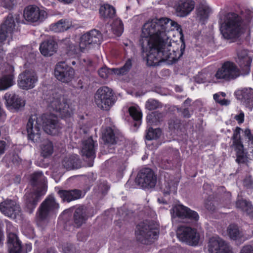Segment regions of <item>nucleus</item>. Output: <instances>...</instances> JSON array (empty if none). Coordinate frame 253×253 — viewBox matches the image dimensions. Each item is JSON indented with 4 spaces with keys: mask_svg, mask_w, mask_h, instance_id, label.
<instances>
[{
    "mask_svg": "<svg viewBox=\"0 0 253 253\" xmlns=\"http://www.w3.org/2000/svg\"><path fill=\"white\" fill-rule=\"evenodd\" d=\"M179 28L176 22L166 17L153 19L144 24L140 42L143 51L149 49L146 57L148 66H159L163 62L172 64L182 56L184 42L179 45L169 35L171 31Z\"/></svg>",
    "mask_w": 253,
    "mask_h": 253,
    "instance_id": "obj_1",
    "label": "nucleus"
},
{
    "mask_svg": "<svg viewBox=\"0 0 253 253\" xmlns=\"http://www.w3.org/2000/svg\"><path fill=\"white\" fill-rule=\"evenodd\" d=\"M247 15L245 21L235 13H229L226 15L220 27L221 33L224 39H236L241 36L243 30L251 20L252 13L249 11Z\"/></svg>",
    "mask_w": 253,
    "mask_h": 253,
    "instance_id": "obj_2",
    "label": "nucleus"
},
{
    "mask_svg": "<svg viewBox=\"0 0 253 253\" xmlns=\"http://www.w3.org/2000/svg\"><path fill=\"white\" fill-rule=\"evenodd\" d=\"M58 208L59 205L53 196L47 197L40 205L36 212L35 220L37 225L41 227L46 225Z\"/></svg>",
    "mask_w": 253,
    "mask_h": 253,
    "instance_id": "obj_3",
    "label": "nucleus"
},
{
    "mask_svg": "<svg viewBox=\"0 0 253 253\" xmlns=\"http://www.w3.org/2000/svg\"><path fill=\"white\" fill-rule=\"evenodd\" d=\"M240 76V71L237 66L230 61H226L211 77L210 82L214 83L233 80Z\"/></svg>",
    "mask_w": 253,
    "mask_h": 253,
    "instance_id": "obj_4",
    "label": "nucleus"
},
{
    "mask_svg": "<svg viewBox=\"0 0 253 253\" xmlns=\"http://www.w3.org/2000/svg\"><path fill=\"white\" fill-rule=\"evenodd\" d=\"M116 102L111 88L106 86L99 87L94 94V102L97 106L103 110H109Z\"/></svg>",
    "mask_w": 253,
    "mask_h": 253,
    "instance_id": "obj_5",
    "label": "nucleus"
},
{
    "mask_svg": "<svg viewBox=\"0 0 253 253\" xmlns=\"http://www.w3.org/2000/svg\"><path fill=\"white\" fill-rule=\"evenodd\" d=\"M48 108L59 113L61 117H68L71 116L72 111L67 103V100L60 94L56 93L47 101Z\"/></svg>",
    "mask_w": 253,
    "mask_h": 253,
    "instance_id": "obj_6",
    "label": "nucleus"
},
{
    "mask_svg": "<svg viewBox=\"0 0 253 253\" xmlns=\"http://www.w3.org/2000/svg\"><path fill=\"white\" fill-rule=\"evenodd\" d=\"M135 234L138 241L144 244H149L157 239L158 231L151 227L150 223L146 222L137 226Z\"/></svg>",
    "mask_w": 253,
    "mask_h": 253,
    "instance_id": "obj_7",
    "label": "nucleus"
},
{
    "mask_svg": "<svg viewBox=\"0 0 253 253\" xmlns=\"http://www.w3.org/2000/svg\"><path fill=\"white\" fill-rule=\"evenodd\" d=\"M102 39L101 33L96 29L86 32L80 37L79 45L80 50L82 52L88 50L95 45L100 44Z\"/></svg>",
    "mask_w": 253,
    "mask_h": 253,
    "instance_id": "obj_8",
    "label": "nucleus"
},
{
    "mask_svg": "<svg viewBox=\"0 0 253 253\" xmlns=\"http://www.w3.org/2000/svg\"><path fill=\"white\" fill-rule=\"evenodd\" d=\"M42 124V116L38 118L36 115H32L28 120L26 126L28 138L34 143L41 141Z\"/></svg>",
    "mask_w": 253,
    "mask_h": 253,
    "instance_id": "obj_9",
    "label": "nucleus"
},
{
    "mask_svg": "<svg viewBox=\"0 0 253 253\" xmlns=\"http://www.w3.org/2000/svg\"><path fill=\"white\" fill-rule=\"evenodd\" d=\"M176 235L179 240L192 246L197 245L200 239L196 230L188 226H181L178 227Z\"/></svg>",
    "mask_w": 253,
    "mask_h": 253,
    "instance_id": "obj_10",
    "label": "nucleus"
},
{
    "mask_svg": "<svg viewBox=\"0 0 253 253\" xmlns=\"http://www.w3.org/2000/svg\"><path fill=\"white\" fill-rule=\"evenodd\" d=\"M135 182L143 188H151L155 187L157 177L151 169L144 168L138 173Z\"/></svg>",
    "mask_w": 253,
    "mask_h": 253,
    "instance_id": "obj_11",
    "label": "nucleus"
},
{
    "mask_svg": "<svg viewBox=\"0 0 253 253\" xmlns=\"http://www.w3.org/2000/svg\"><path fill=\"white\" fill-rule=\"evenodd\" d=\"M46 192V189L44 186L40 188L34 190L30 192H27L24 197V205L27 211L31 213L36 207L38 203L41 200V197Z\"/></svg>",
    "mask_w": 253,
    "mask_h": 253,
    "instance_id": "obj_12",
    "label": "nucleus"
},
{
    "mask_svg": "<svg viewBox=\"0 0 253 253\" xmlns=\"http://www.w3.org/2000/svg\"><path fill=\"white\" fill-rule=\"evenodd\" d=\"M54 75L56 79L62 83L68 84L74 78V69L64 62L58 63L54 69Z\"/></svg>",
    "mask_w": 253,
    "mask_h": 253,
    "instance_id": "obj_13",
    "label": "nucleus"
},
{
    "mask_svg": "<svg viewBox=\"0 0 253 253\" xmlns=\"http://www.w3.org/2000/svg\"><path fill=\"white\" fill-rule=\"evenodd\" d=\"M42 118V126L46 133L56 135L59 132L61 126L55 115L52 114H43Z\"/></svg>",
    "mask_w": 253,
    "mask_h": 253,
    "instance_id": "obj_14",
    "label": "nucleus"
},
{
    "mask_svg": "<svg viewBox=\"0 0 253 253\" xmlns=\"http://www.w3.org/2000/svg\"><path fill=\"white\" fill-rule=\"evenodd\" d=\"M38 81L36 73L30 70H26L18 76L17 84L22 89L28 90L34 88Z\"/></svg>",
    "mask_w": 253,
    "mask_h": 253,
    "instance_id": "obj_15",
    "label": "nucleus"
},
{
    "mask_svg": "<svg viewBox=\"0 0 253 253\" xmlns=\"http://www.w3.org/2000/svg\"><path fill=\"white\" fill-rule=\"evenodd\" d=\"M0 211L6 216L12 219L20 218V208L15 201L6 200L0 203Z\"/></svg>",
    "mask_w": 253,
    "mask_h": 253,
    "instance_id": "obj_16",
    "label": "nucleus"
},
{
    "mask_svg": "<svg viewBox=\"0 0 253 253\" xmlns=\"http://www.w3.org/2000/svg\"><path fill=\"white\" fill-rule=\"evenodd\" d=\"M7 244L9 253H26L22 250L20 241L13 232L14 228L10 223L6 224Z\"/></svg>",
    "mask_w": 253,
    "mask_h": 253,
    "instance_id": "obj_17",
    "label": "nucleus"
},
{
    "mask_svg": "<svg viewBox=\"0 0 253 253\" xmlns=\"http://www.w3.org/2000/svg\"><path fill=\"white\" fill-rule=\"evenodd\" d=\"M240 127H236L234 131L233 139V145L235 147L236 152L237 158L236 161L238 163H245L248 162V158L246 153L244 152L243 145L241 141Z\"/></svg>",
    "mask_w": 253,
    "mask_h": 253,
    "instance_id": "obj_18",
    "label": "nucleus"
},
{
    "mask_svg": "<svg viewBox=\"0 0 253 253\" xmlns=\"http://www.w3.org/2000/svg\"><path fill=\"white\" fill-rule=\"evenodd\" d=\"M23 16L27 21L35 22L44 19L47 17V13L37 6L29 5L25 8Z\"/></svg>",
    "mask_w": 253,
    "mask_h": 253,
    "instance_id": "obj_19",
    "label": "nucleus"
},
{
    "mask_svg": "<svg viewBox=\"0 0 253 253\" xmlns=\"http://www.w3.org/2000/svg\"><path fill=\"white\" fill-rule=\"evenodd\" d=\"M172 217L188 218L197 221L199 218L198 213L182 205H177L171 210Z\"/></svg>",
    "mask_w": 253,
    "mask_h": 253,
    "instance_id": "obj_20",
    "label": "nucleus"
},
{
    "mask_svg": "<svg viewBox=\"0 0 253 253\" xmlns=\"http://www.w3.org/2000/svg\"><path fill=\"white\" fill-rule=\"evenodd\" d=\"M209 251L211 253H231L230 246L219 237H212L209 242Z\"/></svg>",
    "mask_w": 253,
    "mask_h": 253,
    "instance_id": "obj_21",
    "label": "nucleus"
},
{
    "mask_svg": "<svg viewBox=\"0 0 253 253\" xmlns=\"http://www.w3.org/2000/svg\"><path fill=\"white\" fill-rule=\"evenodd\" d=\"M195 5L193 0H179L174 6L175 14L179 17H186L194 10Z\"/></svg>",
    "mask_w": 253,
    "mask_h": 253,
    "instance_id": "obj_22",
    "label": "nucleus"
},
{
    "mask_svg": "<svg viewBox=\"0 0 253 253\" xmlns=\"http://www.w3.org/2000/svg\"><path fill=\"white\" fill-rule=\"evenodd\" d=\"M235 95L238 100L246 108L252 110L253 107V89L252 88H244L235 92Z\"/></svg>",
    "mask_w": 253,
    "mask_h": 253,
    "instance_id": "obj_23",
    "label": "nucleus"
},
{
    "mask_svg": "<svg viewBox=\"0 0 253 253\" xmlns=\"http://www.w3.org/2000/svg\"><path fill=\"white\" fill-rule=\"evenodd\" d=\"M5 100V105L10 110L18 111L25 106V101L18 95L6 93L3 97Z\"/></svg>",
    "mask_w": 253,
    "mask_h": 253,
    "instance_id": "obj_24",
    "label": "nucleus"
},
{
    "mask_svg": "<svg viewBox=\"0 0 253 253\" xmlns=\"http://www.w3.org/2000/svg\"><path fill=\"white\" fill-rule=\"evenodd\" d=\"M81 152L83 156L90 159L88 164V166H93V160L95 157V152L94 142L91 137H89L83 141Z\"/></svg>",
    "mask_w": 253,
    "mask_h": 253,
    "instance_id": "obj_25",
    "label": "nucleus"
},
{
    "mask_svg": "<svg viewBox=\"0 0 253 253\" xmlns=\"http://www.w3.org/2000/svg\"><path fill=\"white\" fill-rule=\"evenodd\" d=\"M237 53L236 62L243 71L249 73L252 59L249 55L248 50L240 49L237 51Z\"/></svg>",
    "mask_w": 253,
    "mask_h": 253,
    "instance_id": "obj_26",
    "label": "nucleus"
},
{
    "mask_svg": "<svg viewBox=\"0 0 253 253\" xmlns=\"http://www.w3.org/2000/svg\"><path fill=\"white\" fill-rule=\"evenodd\" d=\"M178 181L173 176L168 174L165 175V182L163 186L164 194L166 196L176 193Z\"/></svg>",
    "mask_w": 253,
    "mask_h": 253,
    "instance_id": "obj_27",
    "label": "nucleus"
},
{
    "mask_svg": "<svg viewBox=\"0 0 253 253\" xmlns=\"http://www.w3.org/2000/svg\"><path fill=\"white\" fill-rule=\"evenodd\" d=\"M87 208L84 206H80L75 211L73 220L75 225L79 227L84 224L87 219Z\"/></svg>",
    "mask_w": 253,
    "mask_h": 253,
    "instance_id": "obj_28",
    "label": "nucleus"
},
{
    "mask_svg": "<svg viewBox=\"0 0 253 253\" xmlns=\"http://www.w3.org/2000/svg\"><path fill=\"white\" fill-rule=\"evenodd\" d=\"M57 44L52 39H49L41 43L40 50L41 53L44 56H50L57 51Z\"/></svg>",
    "mask_w": 253,
    "mask_h": 253,
    "instance_id": "obj_29",
    "label": "nucleus"
},
{
    "mask_svg": "<svg viewBox=\"0 0 253 253\" xmlns=\"http://www.w3.org/2000/svg\"><path fill=\"white\" fill-rule=\"evenodd\" d=\"M58 193L63 201L68 202L78 200L84 196L83 192L78 189L61 190H59Z\"/></svg>",
    "mask_w": 253,
    "mask_h": 253,
    "instance_id": "obj_30",
    "label": "nucleus"
},
{
    "mask_svg": "<svg viewBox=\"0 0 253 253\" xmlns=\"http://www.w3.org/2000/svg\"><path fill=\"white\" fill-rule=\"evenodd\" d=\"M63 167L67 170L78 169L81 167V162L77 155L66 157L62 161Z\"/></svg>",
    "mask_w": 253,
    "mask_h": 253,
    "instance_id": "obj_31",
    "label": "nucleus"
},
{
    "mask_svg": "<svg viewBox=\"0 0 253 253\" xmlns=\"http://www.w3.org/2000/svg\"><path fill=\"white\" fill-rule=\"evenodd\" d=\"M197 17L199 20L204 22L208 19L211 9L206 3H201L196 10Z\"/></svg>",
    "mask_w": 253,
    "mask_h": 253,
    "instance_id": "obj_32",
    "label": "nucleus"
},
{
    "mask_svg": "<svg viewBox=\"0 0 253 253\" xmlns=\"http://www.w3.org/2000/svg\"><path fill=\"white\" fill-rule=\"evenodd\" d=\"M103 138L106 144H105V147L109 148L112 145L116 143V137L114 133L113 130L111 127H107L103 133Z\"/></svg>",
    "mask_w": 253,
    "mask_h": 253,
    "instance_id": "obj_33",
    "label": "nucleus"
},
{
    "mask_svg": "<svg viewBox=\"0 0 253 253\" xmlns=\"http://www.w3.org/2000/svg\"><path fill=\"white\" fill-rule=\"evenodd\" d=\"M99 12L100 15L104 18H113L116 15L115 8L109 4H104L101 6Z\"/></svg>",
    "mask_w": 253,
    "mask_h": 253,
    "instance_id": "obj_34",
    "label": "nucleus"
},
{
    "mask_svg": "<svg viewBox=\"0 0 253 253\" xmlns=\"http://www.w3.org/2000/svg\"><path fill=\"white\" fill-rule=\"evenodd\" d=\"M14 75L12 74L3 76L0 79V91L8 89L14 84Z\"/></svg>",
    "mask_w": 253,
    "mask_h": 253,
    "instance_id": "obj_35",
    "label": "nucleus"
},
{
    "mask_svg": "<svg viewBox=\"0 0 253 253\" xmlns=\"http://www.w3.org/2000/svg\"><path fill=\"white\" fill-rule=\"evenodd\" d=\"M71 26L70 22L67 19H61L57 23L52 24L51 29L55 32H61L68 29Z\"/></svg>",
    "mask_w": 253,
    "mask_h": 253,
    "instance_id": "obj_36",
    "label": "nucleus"
},
{
    "mask_svg": "<svg viewBox=\"0 0 253 253\" xmlns=\"http://www.w3.org/2000/svg\"><path fill=\"white\" fill-rule=\"evenodd\" d=\"M227 232L229 237L233 240H239L243 236L242 232L237 225L234 224H231L228 226Z\"/></svg>",
    "mask_w": 253,
    "mask_h": 253,
    "instance_id": "obj_37",
    "label": "nucleus"
},
{
    "mask_svg": "<svg viewBox=\"0 0 253 253\" xmlns=\"http://www.w3.org/2000/svg\"><path fill=\"white\" fill-rule=\"evenodd\" d=\"M53 152V146L52 143L48 140H44L41 145V154L45 158L50 156Z\"/></svg>",
    "mask_w": 253,
    "mask_h": 253,
    "instance_id": "obj_38",
    "label": "nucleus"
},
{
    "mask_svg": "<svg viewBox=\"0 0 253 253\" xmlns=\"http://www.w3.org/2000/svg\"><path fill=\"white\" fill-rule=\"evenodd\" d=\"M236 206L240 208L246 213L250 216H253V207L250 204L245 200L238 201L236 203Z\"/></svg>",
    "mask_w": 253,
    "mask_h": 253,
    "instance_id": "obj_39",
    "label": "nucleus"
},
{
    "mask_svg": "<svg viewBox=\"0 0 253 253\" xmlns=\"http://www.w3.org/2000/svg\"><path fill=\"white\" fill-rule=\"evenodd\" d=\"M44 176L42 172H35L31 175V183L34 186L39 184H42L44 182Z\"/></svg>",
    "mask_w": 253,
    "mask_h": 253,
    "instance_id": "obj_40",
    "label": "nucleus"
},
{
    "mask_svg": "<svg viewBox=\"0 0 253 253\" xmlns=\"http://www.w3.org/2000/svg\"><path fill=\"white\" fill-rule=\"evenodd\" d=\"M161 130L160 128L153 129L150 127L147 132L146 138L148 140L158 138L161 135Z\"/></svg>",
    "mask_w": 253,
    "mask_h": 253,
    "instance_id": "obj_41",
    "label": "nucleus"
},
{
    "mask_svg": "<svg viewBox=\"0 0 253 253\" xmlns=\"http://www.w3.org/2000/svg\"><path fill=\"white\" fill-rule=\"evenodd\" d=\"M114 33L118 36L122 35L124 31L123 24L120 19L115 20L112 24V28Z\"/></svg>",
    "mask_w": 253,
    "mask_h": 253,
    "instance_id": "obj_42",
    "label": "nucleus"
},
{
    "mask_svg": "<svg viewBox=\"0 0 253 253\" xmlns=\"http://www.w3.org/2000/svg\"><path fill=\"white\" fill-rule=\"evenodd\" d=\"M130 116L135 120L139 121L141 119L142 113L137 107L131 106L128 109Z\"/></svg>",
    "mask_w": 253,
    "mask_h": 253,
    "instance_id": "obj_43",
    "label": "nucleus"
},
{
    "mask_svg": "<svg viewBox=\"0 0 253 253\" xmlns=\"http://www.w3.org/2000/svg\"><path fill=\"white\" fill-rule=\"evenodd\" d=\"M226 96V93L223 92H218L213 95V98L215 101L221 105H228L230 104V101L225 99L224 98Z\"/></svg>",
    "mask_w": 253,
    "mask_h": 253,
    "instance_id": "obj_44",
    "label": "nucleus"
},
{
    "mask_svg": "<svg viewBox=\"0 0 253 253\" xmlns=\"http://www.w3.org/2000/svg\"><path fill=\"white\" fill-rule=\"evenodd\" d=\"M145 107L148 110H152L162 107V104L155 99H150L146 102Z\"/></svg>",
    "mask_w": 253,
    "mask_h": 253,
    "instance_id": "obj_45",
    "label": "nucleus"
},
{
    "mask_svg": "<svg viewBox=\"0 0 253 253\" xmlns=\"http://www.w3.org/2000/svg\"><path fill=\"white\" fill-rule=\"evenodd\" d=\"M17 3V0H0V5L3 7L10 10Z\"/></svg>",
    "mask_w": 253,
    "mask_h": 253,
    "instance_id": "obj_46",
    "label": "nucleus"
},
{
    "mask_svg": "<svg viewBox=\"0 0 253 253\" xmlns=\"http://www.w3.org/2000/svg\"><path fill=\"white\" fill-rule=\"evenodd\" d=\"M180 126V121L176 118L171 119L169 122V128L171 130L178 129Z\"/></svg>",
    "mask_w": 253,
    "mask_h": 253,
    "instance_id": "obj_47",
    "label": "nucleus"
},
{
    "mask_svg": "<svg viewBox=\"0 0 253 253\" xmlns=\"http://www.w3.org/2000/svg\"><path fill=\"white\" fill-rule=\"evenodd\" d=\"M99 76L103 79H105L108 77L109 75L113 72L112 69L110 70L107 67H103L100 68L98 71Z\"/></svg>",
    "mask_w": 253,
    "mask_h": 253,
    "instance_id": "obj_48",
    "label": "nucleus"
},
{
    "mask_svg": "<svg viewBox=\"0 0 253 253\" xmlns=\"http://www.w3.org/2000/svg\"><path fill=\"white\" fill-rule=\"evenodd\" d=\"M243 185L246 188L253 190V178L251 176H247L243 181Z\"/></svg>",
    "mask_w": 253,
    "mask_h": 253,
    "instance_id": "obj_49",
    "label": "nucleus"
},
{
    "mask_svg": "<svg viewBox=\"0 0 253 253\" xmlns=\"http://www.w3.org/2000/svg\"><path fill=\"white\" fill-rule=\"evenodd\" d=\"M156 113H154V112L151 113L149 114L147 116V121L148 123L150 125H157L158 122L157 117H156Z\"/></svg>",
    "mask_w": 253,
    "mask_h": 253,
    "instance_id": "obj_50",
    "label": "nucleus"
},
{
    "mask_svg": "<svg viewBox=\"0 0 253 253\" xmlns=\"http://www.w3.org/2000/svg\"><path fill=\"white\" fill-rule=\"evenodd\" d=\"M112 71L115 75L123 76L127 74L129 71L122 67L120 68H113Z\"/></svg>",
    "mask_w": 253,
    "mask_h": 253,
    "instance_id": "obj_51",
    "label": "nucleus"
},
{
    "mask_svg": "<svg viewBox=\"0 0 253 253\" xmlns=\"http://www.w3.org/2000/svg\"><path fill=\"white\" fill-rule=\"evenodd\" d=\"M65 44L67 45V47L68 48L69 51H70L75 54H77L78 53V49L76 47L74 44L71 43L69 39H67L65 41Z\"/></svg>",
    "mask_w": 253,
    "mask_h": 253,
    "instance_id": "obj_52",
    "label": "nucleus"
},
{
    "mask_svg": "<svg viewBox=\"0 0 253 253\" xmlns=\"http://www.w3.org/2000/svg\"><path fill=\"white\" fill-rule=\"evenodd\" d=\"M97 187L98 192H100L102 194H105L109 189V187L106 182L101 183L98 185Z\"/></svg>",
    "mask_w": 253,
    "mask_h": 253,
    "instance_id": "obj_53",
    "label": "nucleus"
},
{
    "mask_svg": "<svg viewBox=\"0 0 253 253\" xmlns=\"http://www.w3.org/2000/svg\"><path fill=\"white\" fill-rule=\"evenodd\" d=\"M205 208L208 211H213L216 210V207L211 201H207L205 203Z\"/></svg>",
    "mask_w": 253,
    "mask_h": 253,
    "instance_id": "obj_54",
    "label": "nucleus"
},
{
    "mask_svg": "<svg viewBox=\"0 0 253 253\" xmlns=\"http://www.w3.org/2000/svg\"><path fill=\"white\" fill-rule=\"evenodd\" d=\"M64 253H79L77 251L76 249L72 246L70 245L65 247L64 249Z\"/></svg>",
    "mask_w": 253,
    "mask_h": 253,
    "instance_id": "obj_55",
    "label": "nucleus"
},
{
    "mask_svg": "<svg viewBox=\"0 0 253 253\" xmlns=\"http://www.w3.org/2000/svg\"><path fill=\"white\" fill-rule=\"evenodd\" d=\"M241 253H253V247L251 246H245L242 249Z\"/></svg>",
    "mask_w": 253,
    "mask_h": 253,
    "instance_id": "obj_56",
    "label": "nucleus"
},
{
    "mask_svg": "<svg viewBox=\"0 0 253 253\" xmlns=\"http://www.w3.org/2000/svg\"><path fill=\"white\" fill-rule=\"evenodd\" d=\"M239 123L241 124L244 121V114L243 112H241L239 115H237L234 118Z\"/></svg>",
    "mask_w": 253,
    "mask_h": 253,
    "instance_id": "obj_57",
    "label": "nucleus"
},
{
    "mask_svg": "<svg viewBox=\"0 0 253 253\" xmlns=\"http://www.w3.org/2000/svg\"><path fill=\"white\" fill-rule=\"evenodd\" d=\"M6 148V142L4 141H0V157L5 152Z\"/></svg>",
    "mask_w": 253,
    "mask_h": 253,
    "instance_id": "obj_58",
    "label": "nucleus"
},
{
    "mask_svg": "<svg viewBox=\"0 0 253 253\" xmlns=\"http://www.w3.org/2000/svg\"><path fill=\"white\" fill-rule=\"evenodd\" d=\"M77 237L80 241H84L87 239L86 234L84 232H79L77 235Z\"/></svg>",
    "mask_w": 253,
    "mask_h": 253,
    "instance_id": "obj_59",
    "label": "nucleus"
},
{
    "mask_svg": "<svg viewBox=\"0 0 253 253\" xmlns=\"http://www.w3.org/2000/svg\"><path fill=\"white\" fill-rule=\"evenodd\" d=\"M132 60L131 59H128L126 61L125 64L123 66L124 68L130 71L132 67Z\"/></svg>",
    "mask_w": 253,
    "mask_h": 253,
    "instance_id": "obj_60",
    "label": "nucleus"
},
{
    "mask_svg": "<svg viewBox=\"0 0 253 253\" xmlns=\"http://www.w3.org/2000/svg\"><path fill=\"white\" fill-rule=\"evenodd\" d=\"M182 114L185 118H188L191 116V114L188 109H184L182 111Z\"/></svg>",
    "mask_w": 253,
    "mask_h": 253,
    "instance_id": "obj_61",
    "label": "nucleus"
},
{
    "mask_svg": "<svg viewBox=\"0 0 253 253\" xmlns=\"http://www.w3.org/2000/svg\"><path fill=\"white\" fill-rule=\"evenodd\" d=\"M154 113L157 114H155L156 117H157V119H157L158 123L161 120L162 118L163 117V114L162 113L158 112H154Z\"/></svg>",
    "mask_w": 253,
    "mask_h": 253,
    "instance_id": "obj_62",
    "label": "nucleus"
},
{
    "mask_svg": "<svg viewBox=\"0 0 253 253\" xmlns=\"http://www.w3.org/2000/svg\"><path fill=\"white\" fill-rule=\"evenodd\" d=\"M76 87L80 89H83V82L81 80L78 81Z\"/></svg>",
    "mask_w": 253,
    "mask_h": 253,
    "instance_id": "obj_63",
    "label": "nucleus"
},
{
    "mask_svg": "<svg viewBox=\"0 0 253 253\" xmlns=\"http://www.w3.org/2000/svg\"><path fill=\"white\" fill-rule=\"evenodd\" d=\"M83 62L87 65H90L91 64V61L89 59H83Z\"/></svg>",
    "mask_w": 253,
    "mask_h": 253,
    "instance_id": "obj_64",
    "label": "nucleus"
}]
</instances>
